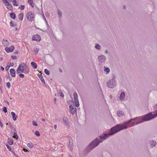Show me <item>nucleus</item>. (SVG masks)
<instances>
[{
    "label": "nucleus",
    "instance_id": "obj_1",
    "mask_svg": "<svg viewBox=\"0 0 157 157\" xmlns=\"http://www.w3.org/2000/svg\"><path fill=\"white\" fill-rule=\"evenodd\" d=\"M121 129V128L119 124H117L111 129L109 133L107 134L103 133V135L100 136L99 139H98V138H96L86 148L85 153H89L98 146L100 143L102 142L109 136H112L118 132L122 130Z\"/></svg>",
    "mask_w": 157,
    "mask_h": 157
},
{
    "label": "nucleus",
    "instance_id": "obj_2",
    "mask_svg": "<svg viewBox=\"0 0 157 157\" xmlns=\"http://www.w3.org/2000/svg\"><path fill=\"white\" fill-rule=\"evenodd\" d=\"M156 114H152L151 113H150L144 116L137 117L136 118L131 119L128 121H125L122 124H119L121 128V130L127 128L129 126V124L132 121H142V122L151 120L156 117Z\"/></svg>",
    "mask_w": 157,
    "mask_h": 157
},
{
    "label": "nucleus",
    "instance_id": "obj_3",
    "mask_svg": "<svg viewBox=\"0 0 157 157\" xmlns=\"http://www.w3.org/2000/svg\"><path fill=\"white\" fill-rule=\"evenodd\" d=\"M117 81L115 78L109 80L107 83V86L111 88H113L116 85Z\"/></svg>",
    "mask_w": 157,
    "mask_h": 157
},
{
    "label": "nucleus",
    "instance_id": "obj_4",
    "mask_svg": "<svg viewBox=\"0 0 157 157\" xmlns=\"http://www.w3.org/2000/svg\"><path fill=\"white\" fill-rule=\"evenodd\" d=\"M26 17L29 21H32L34 20V15L32 12H29L27 13Z\"/></svg>",
    "mask_w": 157,
    "mask_h": 157
},
{
    "label": "nucleus",
    "instance_id": "obj_5",
    "mask_svg": "<svg viewBox=\"0 0 157 157\" xmlns=\"http://www.w3.org/2000/svg\"><path fill=\"white\" fill-rule=\"evenodd\" d=\"M106 59L105 56L103 55H101L98 56V60L101 63H105Z\"/></svg>",
    "mask_w": 157,
    "mask_h": 157
},
{
    "label": "nucleus",
    "instance_id": "obj_6",
    "mask_svg": "<svg viewBox=\"0 0 157 157\" xmlns=\"http://www.w3.org/2000/svg\"><path fill=\"white\" fill-rule=\"evenodd\" d=\"M69 109L71 111V113L73 114L74 115L76 111V109L74 106L71 105L69 106Z\"/></svg>",
    "mask_w": 157,
    "mask_h": 157
},
{
    "label": "nucleus",
    "instance_id": "obj_7",
    "mask_svg": "<svg viewBox=\"0 0 157 157\" xmlns=\"http://www.w3.org/2000/svg\"><path fill=\"white\" fill-rule=\"evenodd\" d=\"M14 49L13 46H11L9 48L6 47L5 48V50L7 52H12Z\"/></svg>",
    "mask_w": 157,
    "mask_h": 157
},
{
    "label": "nucleus",
    "instance_id": "obj_8",
    "mask_svg": "<svg viewBox=\"0 0 157 157\" xmlns=\"http://www.w3.org/2000/svg\"><path fill=\"white\" fill-rule=\"evenodd\" d=\"M26 67V65L24 63H21L19 65V67L17 70V74H20L19 71L21 70V68L22 67Z\"/></svg>",
    "mask_w": 157,
    "mask_h": 157
},
{
    "label": "nucleus",
    "instance_id": "obj_9",
    "mask_svg": "<svg viewBox=\"0 0 157 157\" xmlns=\"http://www.w3.org/2000/svg\"><path fill=\"white\" fill-rule=\"evenodd\" d=\"M32 40H33L40 41L41 40V37L38 35H36L33 36Z\"/></svg>",
    "mask_w": 157,
    "mask_h": 157
},
{
    "label": "nucleus",
    "instance_id": "obj_10",
    "mask_svg": "<svg viewBox=\"0 0 157 157\" xmlns=\"http://www.w3.org/2000/svg\"><path fill=\"white\" fill-rule=\"evenodd\" d=\"M117 115L119 117H122L125 116L124 112L120 110H119L117 112Z\"/></svg>",
    "mask_w": 157,
    "mask_h": 157
},
{
    "label": "nucleus",
    "instance_id": "obj_11",
    "mask_svg": "<svg viewBox=\"0 0 157 157\" xmlns=\"http://www.w3.org/2000/svg\"><path fill=\"white\" fill-rule=\"evenodd\" d=\"M10 74L12 77H15V71L14 69H11L10 70Z\"/></svg>",
    "mask_w": 157,
    "mask_h": 157
},
{
    "label": "nucleus",
    "instance_id": "obj_12",
    "mask_svg": "<svg viewBox=\"0 0 157 157\" xmlns=\"http://www.w3.org/2000/svg\"><path fill=\"white\" fill-rule=\"evenodd\" d=\"M63 119L64 124L67 126H68L69 124L68 119L66 117H64Z\"/></svg>",
    "mask_w": 157,
    "mask_h": 157
},
{
    "label": "nucleus",
    "instance_id": "obj_13",
    "mask_svg": "<svg viewBox=\"0 0 157 157\" xmlns=\"http://www.w3.org/2000/svg\"><path fill=\"white\" fill-rule=\"evenodd\" d=\"M150 147H153L155 146L156 145V142L155 141L152 140L150 141Z\"/></svg>",
    "mask_w": 157,
    "mask_h": 157
},
{
    "label": "nucleus",
    "instance_id": "obj_14",
    "mask_svg": "<svg viewBox=\"0 0 157 157\" xmlns=\"http://www.w3.org/2000/svg\"><path fill=\"white\" fill-rule=\"evenodd\" d=\"M125 94L124 92L122 91L120 97V99L121 100H124L125 98Z\"/></svg>",
    "mask_w": 157,
    "mask_h": 157
},
{
    "label": "nucleus",
    "instance_id": "obj_15",
    "mask_svg": "<svg viewBox=\"0 0 157 157\" xmlns=\"http://www.w3.org/2000/svg\"><path fill=\"white\" fill-rule=\"evenodd\" d=\"M11 114L13 121H16L17 120V116L14 113L12 112H11Z\"/></svg>",
    "mask_w": 157,
    "mask_h": 157
},
{
    "label": "nucleus",
    "instance_id": "obj_16",
    "mask_svg": "<svg viewBox=\"0 0 157 157\" xmlns=\"http://www.w3.org/2000/svg\"><path fill=\"white\" fill-rule=\"evenodd\" d=\"M19 71L20 74L21 72L25 74H27L29 71V69L26 68V70H25V71H24V70H22L21 69V70L20 71Z\"/></svg>",
    "mask_w": 157,
    "mask_h": 157
},
{
    "label": "nucleus",
    "instance_id": "obj_17",
    "mask_svg": "<svg viewBox=\"0 0 157 157\" xmlns=\"http://www.w3.org/2000/svg\"><path fill=\"white\" fill-rule=\"evenodd\" d=\"M141 123H142V121H139L133 122H132V123L131 124V126H130L129 125V126L128 127H130V126H133L135 125H137L138 124Z\"/></svg>",
    "mask_w": 157,
    "mask_h": 157
},
{
    "label": "nucleus",
    "instance_id": "obj_18",
    "mask_svg": "<svg viewBox=\"0 0 157 157\" xmlns=\"http://www.w3.org/2000/svg\"><path fill=\"white\" fill-rule=\"evenodd\" d=\"M39 77V78L40 79L42 82L44 84H45V82L44 79V78L43 76L41 75H38Z\"/></svg>",
    "mask_w": 157,
    "mask_h": 157
},
{
    "label": "nucleus",
    "instance_id": "obj_19",
    "mask_svg": "<svg viewBox=\"0 0 157 157\" xmlns=\"http://www.w3.org/2000/svg\"><path fill=\"white\" fill-rule=\"evenodd\" d=\"M28 3L32 7L34 6V3L33 0H28Z\"/></svg>",
    "mask_w": 157,
    "mask_h": 157
},
{
    "label": "nucleus",
    "instance_id": "obj_20",
    "mask_svg": "<svg viewBox=\"0 0 157 157\" xmlns=\"http://www.w3.org/2000/svg\"><path fill=\"white\" fill-rule=\"evenodd\" d=\"M31 65L34 68L36 69L37 68V65L36 63L34 62H32L31 63Z\"/></svg>",
    "mask_w": 157,
    "mask_h": 157
},
{
    "label": "nucleus",
    "instance_id": "obj_21",
    "mask_svg": "<svg viewBox=\"0 0 157 157\" xmlns=\"http://www.w3.org/2000/svg\"><path fill=\"white\" fill-rule=\"evenodd\" d=\"M74 99L75 104V106L77 107L79 105V104L78 98H75Z\"/></svg>",
    "mask_w": 157,
    "mask_h": 157
},
{
    "label": "nucleus",
    "instance_id": "obj_22",
    "mask_svg": "<svg viewBox=\"0 0 157 157\" xmlns=\"http://www.w3.org/2000/svg\"><path fill=\"white\" fill-rule=\"evenodd\" d=\"M10 16L13 19H15L16 18V15L14 13L12 12L10 13Z\"/></svg>",
    "mask_w": 157,
    "mask_h": 157
},
{
    "label": "nucleus",
    "instance_id": "obj_23",
    "mask_svg": "<svg viewBox=\"0 0 157 157\" xmlns=\"http://www.w3.org/2000/svg\"><path fill=\"white\" fill-rule=\"evenodd\" d=\"M6 5L7 6V8L10 10H11L13 9V6L11 4L9 3L7 4H6Z\"/></svg>",
    "mask_w": 157,
    "mask_h": 157
},
{
    "label": "nucleus",
    "instance_id": "obj_24",
    "mask_svg": "<svg viewBox=\"0 0 157 157\" xmlns=\"http://www.w3.org/2000/svg\"><path fill=\"white\" fill-rule=\"evenodd\" d=\"M2 44L5 46H7L9 45V42L6 40H3L2 41Z\"/></svg>",
    "mask_w": 157,
    "mask_h": 157
},
{
    "label": "nucleus",
    "instance_id": "obj_25",
    "mask_svg": "<svg viewBox=\"0 0 157 157\" xmlns=\"http://www.w3.org/2000/svg\"><path fill=\"white\" fill-rule=\"evenodd\" d=\"M94 47L96 49L98 50H100L101 48V46L98 44H95Z\"/></svg>",
    "mask_w": 157,
    "mask_h": 157
},
{
    "label": "nucleus",
    "instance_id": "obj_26",
    "mask_svg": "<svg viewBox=\"0 0 157 157\" xmlns=\"http://www.w3.org/2000/svg\"><path fill=\"white\" fill-rule=\"evenodd\" d=\"M104 71L105 72H106L107 74H108L109 72L110 71L108 67H104Z\"/></svg>",
    "mask_w": 157,
    "mask_h": 157
},
{
    "label": "nucleus",
    "instance_id": "obj_27",
    "mask_svg": "<svg viewBox=\"0 0 157 157\" xmlns=\"http://www.w3.org/2000/svg\"><path fill=\"white\" fill-rule=\"evenodd\" d=\"M23 14L22 13H20L18 15V18L19 20L21 21L23 20Z\"/></svg>",
    "mask_w": 157,
    "mask_h": 157
},
{
    "label": "nucleus",
    "instance_id": "obj_28",
    "mask_svg": "<svg viewBox=\"0 0 157 157\" xmlns=\"http://www.w3.org/2000/svg\"><path fill=\"white\" fill-rule=\"evenodd\" d=\"M69 146L70 147V150H72L73 149V143H71L70 140L69 143Z\"/></svg>",
    "mask_w": 157,
    "mask_h": 157
},
{
    "label": "nucleus",
    "instance_id": "obj_29",
    "mask_svg": "<svg viewBox=\"0 0 157 157\" xmlns=\"http://www.w3.org/2000/svg\"><path fill=\"white\" fill-rule=\"evenodd\" d=\"M13 137L15 138L16 140H17L18 138V136L16 132H14L13 134Z\"/></svg>",
    "mask_w": 157,
    "mask_h": 157
},
{
    "label": "nucleus",
    "instance_id": "obj_30",
    "mask_svg": "<svg viewBox=\"0 0 157 157\" xmlns=\"http://www.w3.org/2000/svg\"><path fill=\"white\" fill-rule=\"evenodd\" d=\"M6 146L7 148H8V149L10 151H11L13 152V153L15 155H16V154L14 152H13V151H12V149H11V147L9 145H8L7 144H6Z\"/></svg>",
    "mask_w": 157,
    "mask_h": 157
},
{
    "label": "nucleus",
    "instance_id": "obj_31",
    "mask_svg": "<svg viewBox=\"0 0 157 157\" xmlns=\"http://www.w3.org/2000/svg\"><path fill=\"white\" fill-rule=\"evenodd\" d=\"M12 2H13V5L14 6H18V4L17 3V2L16 1V0H15L14 1H13Z\"/></svg>",
    "mask_w": 157,
    "mask_h": 157
},
{
    "label": "nucleus",
    "instance_id": "obj_32",
    "mask_svg": "<svg viewBox=\"0 0 157 157\" xmlns=\"http://www.w3.org/2000/svg\"><path fill=\"white\" fill-rule=\"evenodd\" d=\"M33 49L34 51L36 53V54H37L39 51V49L37 48H34Z\"/></svg>",
    "mask_w": 157,
    "mask_h": 157
},
{
    "label": "nucleus",
    "instance_id": "obj_33",
    "mask_svg": "<svg viewBox=\"0 0 157 157\" xmlns=\"http://www.w3.org/2000/svg\"><path fill=\"white\" fill-rule=\"evenodd\" d=\"M73 96L74 99L78 98V96L77 93L76 92H74L73 94Z\"/></svg>",
    "mask_w": 157,
    "mask_h": 157
},
{
    "label": "nucleus",
    "instance_id": "obj_34",
    "mask_svg": "<svg viewBox=\"0 0 157 157\" xmlns=\"http://www.w3.org/2000/svg\"><path fill=\"white\" fill-rule=\"evenodd\" d=\"M27 145V146L30 148H32L33 146V144L32 143H28Z\"/></svg>",
    "mask_w": 157,
    "mask_h": 157
},
{
    "label": "nucleus",
    "instance_id": "obj_35",
    "mask_svg": "<svg viewBox=\"0 0 157 157\" xmlns=\"http://www.w3.org/2000/svg\"><path fill=\"white\" fill-rule=\"evenodd\" d=\"M44 72L47 75H50L49 71L47 69H44Z\"/></svg>",
    "mask_w": 157,
    "mask_h": 157
},
{
    "label": "nucleus",
    "instance_id": "obj_36",
    "mask_svg": "<svg viewBox=\"0 0 157 157\" xmlns=\"http://www.w3.org/2000/svg\"><path fill=\"white\" fill-rule=\"evenodd\" d=\"M8 143L10 145H11L13 144V140H10V139H8Z\"/></svg>",
    "mask_w": 157,
    "mask_h": 157
},
{
    "label": "nucleus",
    "instance_id": "obj_37",
    "mask_svg": "<svg viewBox=\"0 0 157 157\" xmlns=\"http://www.w3.org/2000/svg\"><path fill=\"white\" fill-rule=\"evenodd\" d=\"M35 134L38 136H39L40 135V133L38 131H36L35 132Z\"/></svg>",
    "mask_w": 157,
    "mask_h": 157
},
{
    "label": "nucleus",
    "instance_id": "obj_38",
    "mask_svg": "<svg viewBox=\"0 0 157 157\" xmlns=\"http://www.w3.org/2000/svg\"><path fill=\"white\" fill-rule=\"evenodd\" d=\"M3 111L5 113H6L7 112V108L6 107L4 106L2 108Z\"/></svg>",
    "mask_w": 157,
    "mask_h": 157
},
{
    "label": "nucleus",
    "instance_id": "obj_39",
    "mask_svg": "<svg viewBox=\"0 0 157 157\" xmlns=\"http://www.w3.org/2000/svg\"><path fill=\"white\" fill-rule=\"evenodd\" d=\"M58 15L60 16L61 17L62 15V13L59 10H58Z\"/></svg>",
    "mask_w": 157,
    "mask_h": 157
},
{
    "label": "nucleus",
    "instance_id": "obj_40",
    "mask_svg": "<svg viewBox=\"0 0 157 157\" xmlns=\"http://www.w3.org/2000/svg\"><path fill=\"white\" fill-rule=\"evenodd\" d=\"M25 8V5L22 6L21 5L19 7V9H20L21 10H23Z\"/></svg>",
    "mask_w": 157,
    "mask_h": 157
},
{
    "label": "nucleus",
    "instance_id": "obj_41",
    "mask_svg": "<svg viewBox=\"0 0 157 157\" xmlns=\"http://www.w3.org/2000/svg\"><path fill=\"white\" fill-rule=\"evenodd\" d=\"M34 126H37V124L36 123V121H33L32 122Z\"/></svg>",
    "mask_w": 157,
    "mask_h": 157
},
{
    "label": "nucleus",
    "instance_id": "obj_42",
    "mask_svg": "<svg viewBox=\"0 0 157 157\" xmlns=\"http://www.w3.org/2000/svg\"><path fill=\"white\" fill-rule=\"evenodd\" d=\"M10 25L11 27H14V26H15V25H16V24H15V25L13 23V22L12 21H11L10 22Z\"/></svg>",
    "mask_w": 157,
    "mask_h": 157
},
{
    "label": "nucleus",
    "instance_id": "obj_43",
    "mask_svg": "<svg viewBox=\"0 0 157 157\" xmlns=\"http://www.w3.org/2000/svg\"><path fill=\"white\" fill-rule=\"evenodd\" d=\"M6 86L8 88H10V82H8L6 83Z\"/></svg>",
    "mask_w": 157,
    "mask_h": 157
},
{
    "label": "nucleus",
    "instance_id": "obj_44",
    "mask_svg": "<svg viewBox=\"0 0 157 157\" xmlns=\"http://www.w3.org/2000/svg\"><path fill=\"white\" fill-rule=\"evenodd\" d=\"M154 109L155 110V111H157V103L155 105Z\"/></svg>",
    "mask_w": 157,
    "mask_h": 157
},
{
    "label": "nucleus",
    "instance_id": "obj_45",
    "mask_svg": "<svg viewBox=\"0 0 157 157\" xmlns=\"http://www.w3.org/2000/svg\"><path fill=\"white\" fill-rule=\"evenodd\" d=\"M19 76L21 78H23L24 77V75L23 74H20L19 75Z\"/></svg>",
    "mask_w": 157,
    "mask_h": 157
},
{
    "label": "nucleus",
    "instance_id": "obj_46",
    "mask_svg": "<svg viewBox=\"0 0 157 157\" xmlns=\"http://www.w3.org/2000/svg\"><path fill=\"white\" fill-rule=\"evenodd\" d=\"M3 2L6 3V4L9 3V2L6 0H2Z\"/></svg>",
    "mask_w": 157,
    "mask_h": 157
},
{
    "label": "nucleus",
    "instance_id": "obj_47",
    "mask_svg": "<svg viewBox=\"0 0 157 157\" xmlns=\"http://www.w3.org/2000/svg\"><path fill=\"white\" fill-rule=\"evenodd\" d=\"M59 94L60 95V96L62 97H63L64 96V94L62 92H60V93H59Z\"/></svg>",
    "mask_w": 157,
    "mask_h": 157
},
{
    "label": "nucleus",
    "instance_id": "obj_48",
    "mask_svg": "<svg viewBox=\"0 0 157 157\" xmlns=\"http://www.w3.org/2000/svg\"><path fill=\"white\" fill-rule=\"evenodd\" d=\"M6 78H10V75L9 73H8V74L6 75Z\"/></svg>",
    "mask_w": 157,
    "mask_h": 157
},
{
    "label": "nucleus",
    "instance_id": "obj_49",
    "mask_svg": "<svg viewBox=\"0 0 157 157\" xmlns=\"http://www.w3.org/2000/svg\"><path fill=\"white\" fill-rule=\"evenodd\" d=\"M11 58L13 59H15L17 58V57L15 56H11Z\"/></svg>",
    "mask_w": 157,
    "mask_h": 157
},
{
    "label": "nucleus",
    "instance_id": "obj_50",
    "mask_svg": "<svg viewBox=\"0 0 157 157\" xmlns=\"http://www.w3.org/2000/svg\"><path fill=\"white\" fill-rule=\"evenodd\" d=\"M0 125L2 127L3 126V125L2 123L1 122V120H0Z\"/></svg>",
    "mask_w": 157,
    "mask_h": 157
},
{
    "label": "nucleus",
    "instance_id": "obj_51",
    "mask_svg": "<svg viewBox=\"0 0 157 157\" xmlns=\"http://www.w3.org/2000/svg\"><path fill=\"white\" fill-rule=\"evenodd\" d=\"M10 67L9 66H7L6 67V69L7 70H8L10 68Z\"/></svg>",
    "mask_w": 157,
    "mask_h": 157
},
{
    "label": "nucleus",
    "instance_id": "obj_52",
    "mask_svg": "<svg viewBox=\"0 0 157 157\" xmlns=\"http://www.w3.org/2000/svg\"><path fill=\"white\" fill-rule=\"evenodd\" d=\"M0 67L1 70L2 71H3L4 70V68L2 66H1Z\"/></svg>",
    "mask_w": 157,
    "mask_h": 157
},
{
    "label": "nucleus",
    "instance_id": "obj_53",
    "mask_svg": "<svg viewBox=\"0 0 157 157\" xmlns=\"http://www.w3.org/2000/svg\"><path fill=\"white\" fill-rule=\"evenodd\" d=\"M10 64L11 66H13L14 65V63H10Z\"/></svg>",
    "mask_w": 157,
    "mask_h": 157
},
{
    "label": "nucleus",
    "instance_id": "obj_54",
    "mask_svg": "<svg viewBox=\"0 0 157 157\" xmlns=\"http://www.w3.org/2000/svg\"><path fill=\"white\" fill-rule=\"evenodd\" d=\"M26 67H22L21 69L24 70V71H25V70H26V69H25Z\"/></svg>",
    "mask_w": 157,
    "mask_h": 157
},
{
    "label": "nucleus",
    "instance_id": "obj_55",
    "mask_svg": "<svg viewBox=\"0 0 157 157\" xmlns=\"http://www.w3.org/2000/svg\"><path fill=\"white\" fill-rule=\"evenodd\" d=\"M23 150L24 151H25V152H28V150H27V149H25V148H24L23 149Z\"/></svg>",
    "mask_w": 157,
    "mask_h": 157
},
{
    "label": "nucleus",
    "instance_id": "obj_56",
    "mask_svg": "<svg viewBox=\"0 0 157 157\" xmlns=\"http://www.w3.org/2000/svg\"><path fill=\"white\" fill-rule=\"evenodd\" d=\"M18 53V51H17L15 52H14V53L15 54H17Z\"/></svg>",
    "mask_w": 157,
    "mask_h": 157
},
{
    "label": "nucleus",
    "instance_id": "obj_57",
    "mask_svg": "<svg viewBox=\"0 0 157 157\" xmlns=\"http://www.w3.org/2000/svg\"><path fill=\"white\" fill-rule=\"evenodd\" d=\"M56 128H57V125L56 124H55L54 126V128L55 129H56Z\"/></svg>",
    "mask_w": 157,
    "mask_h": 157
},
{
    "label": "nucleus",
    "instance_id": "obj_58",
    "mask_svg": "<svg viewBox=\"0 0 157 157\" xmlns=\"http://www.w3.org/2000/svg\"><path fill=\"white\" fill-rule=\"evenodd\" d=\"M105 53H106V54H108V50H106L105 51Z\"/></svg>",
    "mask_w": 157,
    "mask_h": 157
},
{
    "label": "nucleus",
    "instance_id": "obj_59",
    "mask_svg": "<svg viewBox=\"0 0 157 157\" xmlns=\"http://www.w3.org/2000/svg\"><path fill=\"white\" fill-rule=\"evenodd\" d=\"M59 71L61 72H62V70L61 69H60V70H59Z\"/></svg>",
    "mask_w": 157,
    "mask_h": 157
},
{
    "label": "nucleus",
    "instance_id": "obj_60",
    "mask_svg": "<svg viewBox=\"0 0 157 157\" xmlns=\"http://www.w3.org/2000/svg\"><path fill=\"white\" fill-rule=\"evenodd\" d=\"M0 60H1V61L2 60H3V58H2V57H1V58H0Z\"/></svg>",
    "mask_w": 157,
    "mask_h": 157
},
{
    "label": "nucleus",
    "instance_id": "obj_61",
    "mask_svg": "<svg viewBox=\"0 0 157 157\" xmlns=\"http://www.w3.org/2000/svg\"><path fill=\"white\" fill-rule=\"evenodd\" d=\"M9 78V80L10 81H11V80H12V78L10 77V78Z\"/></svg>",
    "mask_w": 157,
    "mask_h": 157
},
{
    "label": "nucleus",
    "instance_id": "obj_62",
    "mask_svg": "<svg viewBox=\"0 0 157 157\" xmlns=\"http://www.w3.org/2000/svg\"><path fill=\"white\" fill-rule=\"evenodd\" d=\"M42 121H45V119L43 118V119H42Z\"/></svg>",
    "mask_w": 157,
    "mask_h": 157
},
{
    "label": "nucleus",
    "instance_id": "obj_63",
    "mask_svg": "<svg viewBox=\"0 0 157 157\" xmlns=\"http://www.w3.org/2000/svg\"><path fill=\"white\" fill-rule=\"evenodd\" d=\"M110 98L112 99V95H110Z\"/></svg>",
    "mask_w": 157,
    "mask_h": 157
},
{
    "label": "nucleus",
    "instance_id": "obj_64",
    "mask_svg": "<svg viewBox=\"0 0 157 157\" xmlns=\"http://www.w3.org/2000/svg\"><path fill=\"white\" fill-rule=\"evenodd\" d=\"M12 129L13 130H15V128H14V127L13 128H12Z\"/></svg>",
    "mask_w": 157,
    "mask_h": 157
}]
</instances>
